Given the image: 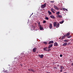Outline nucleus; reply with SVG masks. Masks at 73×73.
Returning <instances> with one entry per match:
<instances>
[{
  "label": "nucleus",
  "mask_w": 73,
  "mask_h": 73,
  "mask_svg": "<svg viewBox=\"0 0 73 73\" xmlns=\"http://www.w3.org/2000/svg\"><path fill=\"white\" fill-rule=\"evenodd\" d=\"M19 58H20L19 57L14 58V61H13V64H15V62H17L16 63H17V62H20V61H21V60H20Z\"/></svg>",
  "instance_id": "f257e3e1"
},
{
  "label": "nucleus",
  "mask_w": 73,
  "mask_h": 73,
  "mask_svg": "<svg viewBox=\"0 0 73 73\" xmlns=\"http://www.w3.org/2000/svg\"><path fill=\"white\" fill-rule=\"evenodd\" d=\"M46 3H45L43 5H41V8L42 9H44V8H45L46 7Z\"/></svg>",
  "instance_id": "f03ea898"
},
{
  "label": "nucleus",
  "mask_w": 73,
  "mask_h": 73,
  "mask_svg": "<svg viewBox=\"0 0 73 73\" xmlns=\"http://www.w3.org/2000/svg\"><path fill=\"white\" fill-rule=\"evenodd\" d=\"M54 8L55 9H56V10H59V8L55 5L54 6Z\"/></svg>",
  "instance_id": "7ed1b4c3"
},
{
  "label": "nucleus",
  "mask_w": 73,
  "mask_h": 73,
  "mask_svg": "<svg viewBox=\"0 0 73 73\" xmlns=\"http://www.w3.org/2000/svg\"><path fill=\"white\" fill-rule=\"evenodd\" d=\"M38 27H39V29L40 30H42V29H43V30H44V29H43V27L41 25H38Z\"/></svg>",
  "instance_id": "20e7f679"
},
{
  "label": "nucleus",
  "mask_w": 73,
  "mask_h": 73,
  "mask_svg": "<svg viewBox=\"0 0 73 73\" xmlns=\"http://www.w3.org/2000/svg\"><path fill=\"white\" fill-rule=\"evenodd\" d=\"M36 50H37V48H35L33 49V52H36Z\"/></svg>",
  "instance_id": "39448f33"
},
{
  "label": "nucleus",
  "mask_w": 73,
  "mask_h": 73,
  "mask_svg": "<svg viewBox=\"0 0 73 73\" xmlns=\"http://www.w3.org/2000/svg\"><path fill=\"white\" fill-rule=\"evenodd\" d=\"M53 46V44H51L49 45L48 48V49H50L51 48H52Z\"/></svg>",
  "instance_id": "423d86ee"
},
{
  "label": "nucleus",
  "mask_w": 73,
  "mask_h": 73,
  "mask_svg": "<svg viewBox=\"0 0 73 73\" xmlns=\"http://www.w3.org/2000/svg\"><path fill=\"white\" fill-rule=\"evenodd\" d=\"M54 27H56V26H57V23H56V22H55L54 23Z\"/></svg>",
  "instance_id": "0eeeda50"
},
{
  "label": "nucleus",
  "mask_w": 73,
  "mask_h": 73,
  "mask_svg": "<svg viewBox=\"0 0 73 73\" xmlns=\"http://www.w3.org/2000/svg\"><path fill=\"white\" fill-rule=\"evenodd\" d=\"M68 44V43L66 42H65L64 43V44H63V46H66Z\"/></svg>",
  "instance_id": "6e6552de"
},
{
  "label": "nucleus",
  "mask_w": 73,
  "mask_h": 73,
  "mask_svg": "<svg viewBox=\"0 0 73 73\" xmlns=\"http://www.w3.org/2000/svg\"><path fill=\"white\" fill-rule=\"evenodd\" d=\"M60 27V23H58L57 24H56V27L57 28H58Z\"/></svg>",
  "instance_id": "1a4fd4ad"
},
{
  "label": "nucleus",
  "mask_w": 73,
  "mask_h": 73,
  "mask_svg": "<svg viewBox=\"0 0 73 73\" xmlns=\"http://www.w3.org/2000/svg\"><path fill=\"white\" fill-rule=\"evenodd\" d=\"M54 46H58V44L56 42L55 43H54Z\"/></svg>",
  "instance_id": "9d476101"
},
{
  "label": "nucleus",
  "mask_w": 73,
  "mask_h": 73,
  "mask_svg": "<svg viewBox=\"0 0 73 73\" xmlns=\"http://www.w3.org/2000/svg\"><path fill=\"white\" fill-rule=\"evenodd\" d=\"M57 18H62V17L61 15H58V16L57 17Z\"/></svg>",
  "instance_id": "9b49d317"
},
{
  "label": "nucleus",
  "mask_w": 73,
  "mask_h": 73,
  "mask_svg": "<svg viewBox=\"0 0 73 73\" xmlns=\"http://www.w3.org/2000/svg\"><path fill=\"white\" fill-rule=\"evenodd\" d=\"M50 29H52V23H50Z\"/></svg>",
  "instance_id": "f8f14e48"
},
{
  "label": "nucleus",
  "mask_w": 73,
  "mask_h": 73,
  "mask_svg": "<svg viewBox=\"0 0 73 73\" xmlns=\"http://www.w3.org/2000/svg\"><path fill=\"white\" fill-rule=\"evenodd\" d=\"M69 41V40H64V42H66V43H67V42H68Z\"/></svg>",
  "instance_id": "ddd939ff"
},
{
  "label": "nucleus",
  "mask_w": 73,
  "mask_h": 73,
  "mask_svg": "<svg viewBox=\"0 0 73 73\" xmlns=\"http://www.w3.org/2000/svg\"><path fill=\"white\" fill-rule=\"evenodd\" d=\"M53 42H53V41H50V42H48V44H53Z\"/></svg>",
  "instance_id": "4468645a"
},
{
  "label": "nucleus",
  "mask_w": 73,
  "mask_h": 73,
  "mask_svg": "<svg viewBox=\"0 0 73 73\" xmlns=\"http://www.w3.org/2000/svg\"><path fill=\"white\" fill-rule=\"evenodd\" d=\"M47 48H48V47H44L43 48V50H44L46 51L47 50H47Z\"/></svg>",
  "instance_id": "2eb2a0df"
},
{
  "label": "nucleus",
  "mask_w": 73,
  "mask_h": 73,
  "mask_svg": "<svg viewBox=\"0 0 73 73\" xmlns=\"http://www.w3.org/2000/svg\"><path fill=\"white\" fill-rule=\"evenodd\" d=\"M50 17L52 19H55V17H54V16L53 15L50 16Z\"/></svg>",
  "instance_id": "dca6fc26"
},
{
  "label": "nucleus",
  "mask_w": 73,
  "mask_h": 73,
  "mask_svg": "<svg viewBox=\"0 0 73 73\" xmlns=\"http://www.w3.org/2000/svg\"><path fill=\"white\" fill-rule=\"evenodd\" d=\"M66 36V35H64L63 36H62L61 38L62 40H63V39H64V38H65V37Z\"/></svg>",
  "instance_id": "f3484780"
},
{
  "label": "nucleus",
  "mask_w": 73,
  "mask_h": 73,
  "mask_svg": "<svg viewBox=\"0 0 73 73\" xmlns=\"http://www.w3.org/2000/svg\"><path fill=\"white\" fill-rule=\"evenodd\" d=\"M21 56H22V57H25V54H23V53H22L21 54Z\"/></svg>",
  "instance_id": "a211bd4d"
},
{
  "label": "nucleus",
  "mask_w": 73,
  "mask_h": 73,
  "mask_svg": "<svg viewBox=\"0 0 73 73\" xmlns=\"http://www.w3.org/2000/svg\"><path fill=\"white\" fill-rule=\"evenodd\" d=\"M48 13H49V15H50L52 14V13H51V12H50V11H48Z\"/></svg>",
  "instance_id": "6ab92c4d"
},
{
  "label": "nucleus",
  "mask_w": 73,
  "mask_h": 73,
  "mask_svg": "<svg viewBox=\"0 0 73 73\" xmlns=\"http://www.w3.org/2000/svg\"><path fill=\"white\" fill-rule=\"evenodd\" d=\"M70 35V33H67V34L66 35V36L67 37V36H69Z\"/></svg>",
  "instance_id": "aec40b11"
},
{
  "label": "nucleus",
  "mask_w": 73,
  "mask_h": 73,
  "mask_svg": "<svg viewBox=\"0 0 73 73\" xmlns=\"http://www.w3.org/2000/svg\"><path fill=\"white\" fill-rule=\"evenodd\" d=\"M30 71H32V72H35V70H33L32 68H31L30 69Z\"/></svg>",
  "instance_id": "412c9836"
},
{
  "label": "nucleus",
  "mask_w": 73,
  "mask_h": 73,
  "mask_svg": "<svg viewBox=\"0 0 73 73\" xmlns=\"http://www.w3.org/2000/svg\"><path fill=\"white\" fill-rule=\"evenodd\" d=\"M64 21H62L61 22H60L59 23L60 24H63L64 23Z\"/></svg>",
  "instance_id": "4be33fe9"
},
{
  "label": "nucleus",
  "mask_w": 73,
  "mask_h": 73,
  "mask_svg": "<svg viewBox=\"0 0 73 73\" xmlns=\"http://www.w3.org/2000/svg\"><path fill=\"white\" fill-rule=\"evenodd\" d=\"M43 57H44V55H43V54H41L40 55V58H43Z\"/></svg>",
  "instance_id": "5701e85b"
},
{
  "label": "nucleus",
  "mask_w": 73,
  "mask_h": 73,
  "mask_svg": "<svg viewBox=\"0 0 73 73\" xmlns=\"http://www.w3.org/2000/svg\"><path fill=\"white\" fill-rule=\"evenodd\" d=\"M51 11L52 12V11H55V10H54V9L53 8H51Z\"/></svg>",
  "instance_id": "b1692460"
},
{
  "label": "nucleus",
  "mask_w": 73,
  "mask_h": 73,
  "mask_svg": "<svg viewBox=\"0 0 73 73\" xmlns=\"http://www.w3.org/2000/svg\"><path fill=\"white\" fill-rule=\"evenodd\" d=\"M43 43L44 44H48V42H43Z\"/></svg>",
  "instance_id": "393cba45"
},
{
  "label": "nucleus",
  "mask_w": 73,
  "mask_h": 73,
  "mask_svg": "<svg viewBox=\"0 0 73 73\" xmlns=\"http://www.w3.org/2000/svg\"><path fill=\"white\" fill-rule=\"evenodd\" d=\"M5 72L7 73H9V71H8L6 70L5 71Z\"/></svg>",
  "instance_id": "a878e982"
},
{
  "label": "nucleus",
  "mask_w": 73,
  "mask_h": 73,
  "mask_svg": "<svg viewBox=\"0 0 73 73\" xmlns=\"http://www.w3.org/2000/svg\"><path fill=\"white\" fill-rule=\"evenodd\" d=\"M60 68L61 69H64V68L62 66H61Z\"/></svg>",
  "instance_id": "bb28decb"
},
{
  "label": "nucleus",
  "mask_w": 73,
  "mask_h": 73,
  "mask_svg": "<svg viewBox=\"0 0 73 73\" xmlns=\"http://www.w3.org/2000/svg\"><path fill=\"white\" fill-rule=\"evenodd\" d=\"M53 68L54 69H57V67H54Z\"/></svg>",
  "instance_id": "cd10ccee"
},
{
  "label": "nucleus",
  "mask_w": 73,
  "mask_h": 73,
  "mask_svg": "<svg viewBox=\"0 0 73 73\" xmlns=\"http://www.w3.org/2000/svg\"><path fill=\"white\" fill-rule=\"evenodd\" d=\"M60 12L59 11L58 12H57L56 13V14L57 15H59L60 13Z\"/></svg>",
  "instance_id": "c85d7f7f"
},
{
  "label": "nucleus",
  "mask_w": 73,
  "mask_h": 73,
  "mask_svg": "<svg viewBox=\"0 0 73 73\" xmlns=\"http://www.w3.org/2000/svg\"><path fill=\"white\" fill-rule=\"evenodd\" d=\"M45 19H46V20H49V18H48V17H46Z\"/></svg>",
  "instance_id": "c756f323"
},
{
  "label": "nucleus",
  "mask_w": 73,
  "mask_h": 73,
  "mask_svg": "<svg viewBox=\"0 0 73 73\" xmlns=\"http://www.w3.org/2000/svg\"><path fill=\"white\" fill-rule=\"evenodd\" d=\"M50 50H51V49H49L47 51H48V52H49Z\"/></svg>",
  "instance_id": "7c9ffc66"
},
{
  "label": "nucleus",
  "mask_w": 73,
  "mask_h": 73,
  "mask_svg": "<svg viewBox=\"0 0 73 73\" xmlns=\"http://www.w3.org/2000/svg\"><path fill=\"white\" fill-rule=\"evenodd\" d=\"M62 9H63V11H65V9H64V8H63V9H61V10H62Z\"/></svg>",
  "instance_id": "2f4dec72"
},
{
  "label": "nucleus",
  "mask_w": 73,
  "mask_h": 73,
  "mask_svg": "<svg viewBox=\"0 0 73 73\" xmlns=\"http://www.w3.org/2000/svg\"><path fill=\"white\" fill-rule=\"evenodd\" d=\"M46 23V21H43V23Z\"/></svg>",
  "instance_id": "473e14b6"
},
{
  "label": "nucleus",
  "mask_w": 73,
  "mask_h": 73,
  "mask_svg": "<svg viewBox=\"0 0 73 73\" xmlns=\"http://www.w3.org/2000/svg\"><path fill=\"white\" fill-rule=\"evenodd\" d=\"M70 37H71V36H68V38H70Z\"/></svg>",
  "instance_id": "72a5a7b5"
},
{
  "label": "nucleus",
  "mask_w": 73,
  "mask_h": 73,
  "mask_svg": "<svg viewBox=\"0 0 73 73\" xmlns=\"http://www.w3.org/2000/svg\"><path fill=\"white\" fill-rule=\"evenodd\" d=\"M60 56L61 57H62V54H60Z\"/></svg>",
  "instance_id": "f704fd0d"
},
{
  "label": "nucleus",
  "mask_w": 73,
  "mask_h": 73,
  "mask_svg": "<svg viewBox=\"0 0 73 73\" xmlns=\"http://www.w3.org/2000/svg\"><path fill=\"white\" fill-rule=\"evenodd\" d=\"M38 25H40V22H38Z\"/></svg>",
  "instance_id": "c9c22d12"
},
{
  "label": "nucleus",
  "mask_w": 73,
  "mask_h": 73,
  "mask_svg": "<svg viewBox=\"0 0 73 73\" xmlns=\"http://www.w3.org/2000/svg\"><path fill=\"white\" fill-rule=\"evenodd\" d=\"M57 67H59V66H60V65L59 64H58V65H57Z\"/></svg>",
  "instance_id": "e433bc0d"
},
{
  "label": "nucleus",
  "mask_w": 73,
  "mask_h": 73,
  "mask_svg": "<svg viewBox=\"0 0 73 73\" xmlns=\"http://www.w3.org/2000/svg\"><path fill=\"white\" fill-rule=\"evenodd\" d=\"M38 56H39V57H41V55H40V54H39L38 55Z\"/></svg>",
  "instance_id": "4c0bfd02"
},
{
  "label": "nucleus",
  "mask_w": 73,
  "mask_h": 73,
  "mask_svg": "<svg viewBox=\"0 0 73 73\" xmlns=\"http://www.w3.org/2000/svg\"><path fill=\"white\" fill-rule=\"evenodd\" d=\"M60 72H62V69H61V70H60Z\"/></svg>",
  "instance_id": "58836bf2"
},
{
  "label": "nucleus",
  "mask_w": 73,
  "mask_h": 73,
  "mask_svg": "<svg viewBox=\"0 0 73 73\" xmlns=\"http://www.w3.org/2000/svg\"><path fill=\"white\" fill-rule=\"evenodd\" d=\"M50 2H51V3H54V1H51Z\"/></svg>",
  "instance_id": "ea45409f"
},
{
  "label": "nucleus",
  "mask_w": 73,
  "mask_h": 73,
  "mask_svg": "<svg viewBox=\"0 0 73 73\" xmlns=\"http://www.w3.org/2000/svg\"><path fill=\"white\" fill-rule=\"evenodd\" d=\"M52 13H55V12L53 11H52Z\"/></svg>",
  "instance_id": "a19ab883"
},
{
  "label": "nucleus",
  "mask_w": 73,
  "mask_h": 73,
  "mask_svg": "<svg viewBox=\"0 0 73 73\" xmlns=\"http://www.w3.org/2000/svg\"><path fill=\"white\" fill-rule=\"evenodd\" d=\"M65 10L66 11H68V9H66Z\"/></svg>",
  "instance_id": "79ce46f5"
},
{
  "label": "nucleus",
  "mask_w": 73,
  "mask_h": 73,
  "mask_svg": "<svg viewBox=\"0 0 73 73\" xmlns=\"http://www.w3.org/2000/svg\"><path fill=\"white\" fill-rule=\"evenodd\" d=\"M33 28L35 29V27H33Z\"/></svg>",
  "instance_id": "37998d69"
},
{
  "label": "nucleus",
  "mask_w": 73,
  "mask_h": 73,
  "mask_svg": "<svg viewBox=\"0 0 73 73\" xmlns=\"http://www.w3.org/2000/svg\"><path fill=\"white\" fill-rule=\"evenodd\" d=\"M46 72V73H50V72Z\"/></svg>",
  "instance_id": "c03bdc74"
},
{
  "label": "nucleus",
  "mask_w": 73,
  "mask_h": 73,
  "mask_svg": "<svg viewBox=\"0 0 73 73\" xmlns=\"http://www.w3.org/2000/svg\"><path fill=\"white\" fill-rule=\"evenodd\" d=\"M21 66H23V64H20Z\"/></svg>",
  "instance_id": "a18cd8bd"
},
{
  "label": "nucleus",
  "mask_w": 73,
  "mask_h": 73,
  "mask_svg": "<svg viewBox=\"0 0 73 73\" xmlns=\"http://www.w3.org/2000/svg\"><path fill=\"white\" fill-rule=\"evenodd\" d=\"M72 66H73V63H72Z\"/></svg>",
  "instance_id": "49530a36"
},
{
  "label": "nucleus",
  "mask_w": 73,
  "mask_h": 73,
  "mask_svg": "<svg viewBox=\"0 0 73 73\" xmlns=\"http://www.w3.org/2000/svg\"><path fill=\"white\" fill-rule=\"evenodd\" d=\"M69 44H70V43H68V44H67V45H69Z\"/></svg>",
  "instance_id": "de8ad7c7"
},
{
  "label": "nucleus",
  "mask_w": 73,
  "mask_h": 73,
  "mask_svg": "<svg viewBox=\"0 0 73 73\" xmlns=\"http://www.w3.org/2000/svg\"><path fill=\"white\" fill-rule=\"evenodd\" d=\"M28 70H29V71L30 70L29 69H28Z\"/></svg>",
  "instance_id": "09e8293b"
},
{
  "label": "nucleus",
  "mask_w": 73,
  "mask_h": 73,
  "mask_svg": "<svg viewBox=\"0 0 73 73\" xmlns=\"http://www.w3.org/2000/svg\"><path fill=\"white\" fill-rule=\"evenodd\" d=\"M64 73H67V72H64Z\"/></svg>",
  "instance_id": "8fccbe9b"
}]
</instances>
